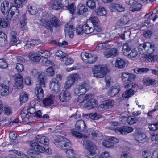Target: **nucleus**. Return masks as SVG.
<instances>
[{
  "label": "nucleus",
  "mask_w": 158,
  "mask_h": 158,
  "mask_svg": "<svg viewBox=\"0 0 158 158\" xmlns=\"http://www.w3.org/2000/svg\"><path fill=\"white\" fill-rule=\"evenodd\" d=\"M40 24L51 32L53 30V26L57 27L60 25V22L56 17L47 13L45 14L40 20Z\"/></svg>",
  "instance_id": "nucleus-1"
},
{
  "label": "nucleus",
  "mask_w": 158,
  "mask_h": 158,
  "mask_svg": "<svg viewBox=\"0 0 158 158\" xmlns=\"http://www.w3.org/2000/svg\"><path fill=\"white\" fill-rule=\"evenodd\" d=\"M54 143L59 148L65 150L68 157L72 158L74 156L75 154L73 150L70 149L72 143L68 139L61 136L55 139Z\"/></svg>",
  "instance_id": "nucleus-2"
},
{
  "label": "nucleus",
  "mask_w": 158,
  "mask_h": 158,
  "mask_svg": "<svg viewBox=\"0 0 158 158\" xmlns=\"http://www.w3.org/2000/svg\"><path fill=\"white\" fill-rule=\"evenodd\" d=\"M109 124L108 129L111 130H114L115 132L118 134L126 135L132 132L134 130L133 127L127 126H123L120 127L116 128L117 126L120 125V123L117 122H110Z\"/></svg>",
  "instance_id": "nucleus-3"
},
{
  "label": "nucleus",
  "mask_w": 158,
  "mask_h": 158,
  "mask_svg": "<svg viewBox=\"0 0 158 158\" xmlns=\"http://www.w3.org/2000/svg\"><path fill=\"white\" fill-rule=\"evenodd\" d=\"M35 104L33 103L32 105L31 103L30 104L28 107H25L23 108L20 114L23 122L26 123H30L31 122L30 119V115L33 114L35 112Z\"/></svg>",
  "instance_id": "nucleus-4"
},
{
  "label": "nucleus",
  "mask_w": 158,
  "mask_h": 158,
  "mask_svg": "<svg viewBox=\"0 0 158 158\" xmlns=\"http://www.w3.org/2000/svg\"><path fill=\"white\" fill-rule=\"evenodd\" d=\"M30 146L31 149L28 151L29 155L33 158H40L41 156L40 153L43 152L44 148L36 142H31Z\"/></svg>",
  "instance_id": "nucleus-5"
},
{
  "label": "nucleus",
  "mask_w": 158,
  "mask_h": 158,
  "mask_svg": "<svg viewBox=\"0 0 158 158\" xmlns=\"http://www.w3.org/2000/svg\"><path fill=\"white\" fill-rule=\"evenodd\" d=\"M83 146L87 150L85 153L86 156L89 158H94L95 156V152L97 148L94 143L90 140L85 139Z\"/></svg>",
  "instance_id": "nucleus-6"
},
{
  "label": "nucleus",
  "mask_w": 158,
  "mask_h": 158,
  "mask_svg": "<svg viewBox=\"0 0 158 158\" xmlns=\"http://www.w3.org/2000/svg\"><path fill=\"white\" fill-rule=\"evenodd\" d=\"M94 76L97 78H101L104 77L109 71L106 65H98L95 66L92 69Z\"/></svg>",
  "instance_id": "nucleus-7"
},
{
  "label": "nucleus",
  "mask_w": 158,
  "mask_h": 158,
  "mask_svg": "<svg viewBox=\"0 0 158 158\" xmlns=\"http://www.w3.org/2000/svg\"><path fill=\"white\" fill-rule=\"evenodd\" d=\"M140 54H150L153 53L155 49V45L151 43L147 42L139 45L138 47Z\"/></svg>",
  "instance_id": "nucleus-8"
},
{
  "label": "nucleus",
  "mask_w": 158,
  "mask_h": 158,
  "mask_svg": "<svg viewBox=\"0 0 158 158\" xmlns=\"http://www.w3.org/2000/svg\"><path fill=\"white\" fill-rule=\"evenodd\" d=\"M14 15L15 19L19 17V12L17 8L16 9L15 11H11L10 13H9L6 18H0V25L3 28L7 27L9 24V20H10Z\"/></svg>",
  "instance_id": "nucleus-9"
},
{
  "label": "nucleus",
  "mask_w": 158,
  "mask_h": 158,
  "mask_svg": "<svg viewBox=\"0 0 158 158\" xmlns=\"http://www.w3.org/2000/svg\"><path fill=\"white\" fill-rule=\"evenodd\" d=\"M122 51L125 55L131 59L135 58L137 55V51L134 49H131L128 43L123 44Z\"/></svg>",
  "instance_id": "nucleus-10"
},
{
  "label": "nucleus",
  "mask_w": 158,
  "mask_h": 158,
  "mask_svg": "<svg viewBox=\"0 0 158 158\" xmlns=\"http://www.w3.org/2000/svg\"><path fill=\"white\" fill-rule=\"evenodd\" d=\"M89 89L88 84L83 83L77 85L75 89V93L77 95H81L84 94Z\"/></svg>",
  "instance_id": "nucleus-11"
},
{
  "label": "nucleus",
  "mask_w": 158,
  "mask_h": 158,
  "mask_svg": "<svg viewBox=\"0 0 158 158\" xmlns=\"http://www.w3.org/2000/svg\"><path fill=\"white\" fill-rule=\"evenodd\" d=\"M81 78L80 76L77 73H75L70 75L67 81L65 84V88L68 89L74 84L75 81H77Z\"/></svg>",
  "instance_id": "nucleus-12"
},
{
  "label": "nucleus",
  "mask_w": 158,
  "mask_h": 158,
  "mask_svg": "<svg viewBox=\"0 0 158 158\" xmlns=\"http://www.w3.org/2000/svg\"><path fill=\"white\" fill-rule=\"evenodd\" d=\"M68 3L67 0H55L51 7L53 9L57 10L66 7Z\"/></svg>",
  "instance_id": "nucleus-13"
},
{
  "label": "nucleus",
  "mask_w": 158,
  "mask_h": 158,
  "mask_svg": "<svg viewBox=\"0 0 158 158\" xmlns=\"http://www.w3.org/2000/svg\"><path fill=\"white\" fill-rule=\"evenodd\" d=\"M10 81L8 80L6 81L3 84H0V91L2 96H6L9 93Z\"/></svg>",
  "instance_id": "nucleus-14"
},
{
  "label": "nucleus",
  "mask_w": 158,
  "mask_h": 158,
  "mask_svg": "<svg viewBox=\"0 0 158 158\" xmlns=\"http://www.w3.org/2000/svg\"><path fill=\"white\" fill-rule=\"evenodd\" d=\"M60 84L56 78H53L50 82V89L54 93H58L60 91Z\"/></svg>",
  "instance_id": "nucleus-15"
},
{
  "label": "nucleus",
  "mask_w": 158,
  "mask_h": 158,
  "mask_svg": "<svg viewBox=\"0 0 158 158\" xmlns=\"http://www.w3.org/2000/svg\"><path fill=\"white\" fill-rule=\"evenodd\" d=\"M133 136L136 141L138 143H144L148 141L146 135L139 131H137L133 134Z\"/></svg>",
  "instance_id": "nucleus-16"
},
{
  "label": "nucleus",
  "mask_w": 158,
  "mask_h": 158,
  "mask_svg": "<svg viewBox=\"0 0 158 158\" xmlns=\"http://www.w3.org/2000/svg\"><path fill=\"white\" fill-rule=\"evenodd\" d=\"M74 29L73 26L70 23L65 24L64 27L65 35L69 36L70 38H73L74 35Z\"/></svg>",
  "instance_id": "nucleus-17"
},
{
  "label": "nucleus",
  "mask_w": 158,
  "mask_h": 158,
  "mask_svg": "<svg viewBox=\"0 0 158 158\" xmlns=\"http://www.w3.org/2000/svg\"><path fill=\"white\" fill-rule=\"evenodd\" d=\"M119 140L114 137H109L108 138L104 139L102 142V144L106 147H113L114 144L115 142L118 143Z\"/></svg>",
  "instance_id": "nucleus-18"
},
{
  "label": "nucleus",
  "mask_w": 158,
  "mask_h": 158,
  "mask_svg": "<svg viewBox=\"0 0 158 158\" xmlns=\"http://www.w3.org/2000/svg\"><path fill=\"white\" fill-rule=\"evenodd\" d=\"M114 44V42L113 41H106L104 42L98 44L96 49L98 50L107 49L112 47Z\"/></svg>",
  "instance_id": "nucleus-19"
},
{
  "label": "nucleus",
  "mask_w": 158,
  "mask_h": 158,
  "mask_svg": "<svg viewBox=\"0 0 158 158\" xmlns=\"http://www.w3.org/2000/svg\"><path fill=\"white\" fill-rule=\"evenodd\" d=\"M121 76L122 80L126 82H131L136 78L135 76L128 72L123 73Z\"/></svg>",
  "instance_id": "nucleus-20"
},
{
  "label": "nucleus",
  "mask_w": 158,
  "mask_h": 158,
  "mask_svg": "<svg viewBox=\"0 0 158 158\" xmlns=\"http://www.w3.org/2000/svg\"><path fill=\"white\" fill-rule=\"evenodd\" d=\"M15 87L18 89H22L23 87V79L22 76L19 74L15 75Z\"/></svg>",
  "instance_id": "nucleus-21"
},
{
  "label": "nucleus",
  "mask_w": 158,
  "mask_h": 158,
  "mask_svg": "<svg viewBox=\"0 0 158 158\" xmlns=\"http://www.w3.org/2000/svg\"><path fill=\"white\" fill-rule=\"evenodd\" d=\"M86 126L84 121L82 120H78L75 125V128L77 130L81 131L82 132H86L87 129L86 128Z\"/></svg>",
  "instance_id": "nucleus-22"
},
{
  "label": "nucleus",
  "mask_w": 158,
  "mask_h": 158,
  "mask_svg": "<svg viewBox=\"0 0 158 158\" xmlns=\"http://www.w3.org/2000/svg\"><path fill=\"white\" fill-rule=\"evenodd\" d=\"M98 105V102L93 98L87 101L85 104L84 107L88 109H90L97 107Z\"/></svg>",
  "instance_id": "nucleus-23"
},
{
  "label": "nucleus",
  "mask_w": 158,
  "mask_h": 158,
  "mask_svg": "<svg viewBox=\"0 0 158 158\" xmlns=\"http://www.w3.org/2000/svg\"><path fill=\"white\" fill-rule=\"evenodd\" d=\"M10 6H9V2L7 0H4L1 3L0 10L5 15L10 10Z\"/></svg>",
  "instance_id": "nucleus-24"
},
{
  "label": "nucleus",
  "mask_w": 158,
  "mask_h": 158,
  "mask_svg": "<svg viewBox=\"0 0 158 158\" xmlns=\"http://www.w3.org/2000/svg\"><path fill=\"white\" fill-rule=\"evenodd\" d=\"M71 98L70 94L67 91L62 92L59 95L60 100L63 102H67Z\"/></svg>",
  "instance_id": "nucleus-25"
},
{
  "label": "nucleus",
  "mask_w": 158,
  "mask_h": 158,
  "mask_svg": "<svg viewBox=\"0 0 158 158\" xmlns=\"http://www.w3.org/2000/svg\"><path fill=\"white\" fill-rule=\"evenodd\" d=\"M118 53V51L115 48H113L108 51L104 52V56L106 58L114 57Z\"/></svg>",
  "instance_id": "nucleus-26"
},
{
  "label": "nucleus",
  "mask_w": 158,
  "mask_h": 158,
  "mask_svg": "<svg viewBox=\"0 0 158 158\" xmlns=\"http://www.w3.org/2000/svg\"><path fill=\"white\" fill-rule=\"evenodd\" d=\"M110 8L112 11H117L121 12L125 10V8L122 6L114 3H112L110 4Z\"/></svg>",
  "instance_id": "nucleus-27"
},
{
  "label": "nucleus",
  "mask_w": 158,
  "mask_h": 158,
  "mask_svg": "<svg viewBox=\"0 0 158 158\" xmlns=\"http://www.w3.org/2000/svg\"><path fill=\"white\" fill-rule=\"evenodd\" d=\"M55 98V96L52 95H50L48 96L43 101V103L44 105L46 106H48L54 103V101Z\"/></svg>",
  "instance_id": "nucleus-28"
},
{
  "label": "nucleus",
  "mask_w": 158,
  "mask_h": 158,
  "mask_svg": "<svg viewBox=\"0 0 158 158\" xmlns=\"http://www.w3.org/2000/svg\"><path fill=\"white\" fill-rule=\"evenodd\" d=\"M35 140L39 143L44 145H48L49 139L45 136L38 135L35 138Z\"/></svg>",
  "instance_id": "nucleus-29"
},
{
  "label": "nucleus",
  "mask_w": 158,
  "mask_h": 158,
  "mask_svg": "<svg viewBox=\"0 0 158 158\" xmlns=\"http://www.w3.org/2000/svg\"><path fill=\"white\" fill-rule=\"evenodd\" d=\"M41 87L39 85H37L35 89V94L39 99H42L44 96V92Z\"/></svg>",
  "instance_id": "nucleus-30"
},
{
  "label": "nucleus",
  "mask_w": 158,
  "mask_h": 158,
  "mask_svg": "<svg viewBox=\"0 0 158 158\" xmlns=\"http://www.w3.org/2000/svg\"><path fill=\"white\" fill-rule=\"evenodd\" d=\"M142 82L145 85L147 86L155 85L156 83V81L155 79L147 77H144Z\"/></svg>",
  "instance_id": "nucleus-31"
},
{
  "label": "nucleus",
  "mask_w": 158,
  "mask_h": 158,
  "mask_svg": "<svg viewBox=\"0 0 158 158\" xmlns=\"http://www.w3.org/2000/svg\"><path fill=\"white\" fill-rule=\"evenodd\" d=\"M119 91L120 89L119 88L113 86L109 89L108 92V95L111 97H113L118 94Z\"/></svg>",
  "instance_id": "nucleus-32"
},
{
  "label": "nucleus",
  "mask_w": 158,
  "mask_h": 158,
  "mask_svg": "<svg viewBox=\"0 0 158 158\" xmlns=\"http://www.w3.org/2000/svg\"><path fill=\"white\" fill-rule=\"evenodd\" d=\"M126 64L124 60L121 58H118L116 60L114 63L115 66L117 68H123Z\"/></svg>",
  "instance_id": "nucleus-33"
},
{
  "label": "nucleus",
  "mask_w": 158,
  "mask_h": 158,
  "mask_svg": "<svg viewBox=\"0 0 158 158\" xmlns=\"http://www.w3.org/2000/svg\"><path fill=\"white\" fill-rule=\"evenodd\" d=\"M45 78L44 73H41L38 77L39 84L37 85H39L40 86H41V87H44L45 86Z\"/></svg>",
  "instance_id": "nucleus-34"
},
{
  "label": "nucleus",
  "mask_w": 158,
  "mask_h": 158,
  "mask_svg": "<svg viewBox=\"0 0 158 158\" xmlns=\"http://www.w3.org/2000/svg\"><path fill=\"white\" fill-rule=\"evenodd\" d=\"M123 150H122L123 153L121 155V158H132L131 156L128 151L124 150L125 149L127 151L129 150L130 148L126 146H123Z\"/></svg>",
  "instance_id": "nucleus-35"
},
{
  "label": "nucleus",
  "mask_w": 158,
  "mask_h": 158,
  "mask_svg": "<svg viewBox=\"0 0 158 158\" xmlns=\"http://www.w3.org/2000/svg\"><path fill=\"white\" fill-rule=\"evenodd\" d=\"M40 43L39 40H32L30 41H27V44L25 45L24 48H27L30 47L31 46L37 45Z\"/></svg>",
  "instance_id": "nucleus-36"
},
{
  "label": "nucleus",
  "mask_w": 158,
  "mask_h": 158,
  "mask_svg": "<svg viewBox=\"0 0 158 158\" xmlns=\"http://www.w3.org/2000/svg\"><path fill=\"white\" fill-rule=\"evenodd\" d=\"M89 132L92 135L93 138H95L97 137V139L98 140L100 139H101L98 138H102V134L98 131L94 130L92 129H90L89 130Z\"/></svg>",
  "instance_id": "nucleus-37"
},
{
  "label": "nucleus",
  "mask_w": 158,
  "mask_h": 158,
  "mask_svg": "<svg viewBox=\"0 0 158 158\" xmlns=\"http://www.w3.org/2000/svg\"><path fill=\"white\" fill-rule=\"evenodd\" d=\"M94 96L91 94H86L84 97L83 99L81 100V97H79L78 98L77 101L80 103L84 102L85 101H88L90 100V99H93L94 98Z\"/></svg>",
  "instance_id": "nucleus-38"
},
{
  "label": "nucleus",
  "mask_w": 158,
  "mask_h": 158,
  "mask_svg": "<svg viewBox=\"0 0 158 158\" xmlns=\"http://www.w3.org/2000/svg\"><path fill=\"white\" fill-rule=\"evenodd\" d=\"M82 26L84 32L86 34H89L94 31V29L87 23L84 24Z\"/></svg>",
  "instance_id": "nucleus-39"
},
{
  "label": "nucleus",
  "mask_w": 158,
  "mask_h": 158,
  "mask_svg": "<svg viewBox=\"0 0 158 158\" xmlns=\"http://www.w3.org/2000/svg\"><path fill=\"white\" fill-rule=\"evenodd\" d=\"M78 14L79 15H82L86 12L88 10L87 7L84 6L83 4H80L78 5L77 7Z\"/></svg>",
  "instance_id": "nucleus-40"
},
{
  "label": "nucleus",
  "mask_w": 158,
  "mask_h": 158,
  "mask_svg": "<svg viewBox=\"0 0 158 158\" xmlns=\"http://www.w3.org/2000/svg\"><path fill=\"white\" fill-rule=\"evenodd\" d=\"M87 116L91 119L93 120H98L100 118L102 115L96 112L91 113L88 114Z\"/></svg>",
  "instance_id": "nucleus-41"
},
{
  "label": "nucleus",
  "mask_w": 158,
  "mask_h": 158,
  "mask_svg": "<svg viewBox=\"0 0 158 158\" xmlns=\"http://www.w3.org/2000/svg\"><path fill=\"white\" fill-rule=\"evenodd\" d=\"M134 91L132 89H129L123 93L122 97L125 98H128L132 96L134 94Z\"/></svg>",
  "instance_id": "nucleus-42"
},
{
  "label": "nucleus",
  "mask_w": 158,
  "mask_h": 158,
  "mask_svg": "<svg viewBox=\"0 0 158 158\" xmlns=\"http://www.w3.org/2000/svg\"><path fill=\"white\" fill-rule=\"evenodd\" d=\"M95 11L98 15L100 16H105L106 14V12L103 7L98 8Z\"/></svg>",
  "instance_id": "nucleus-43"
},
{
  "label": "nucleus",
  "mask_w": 158,
  "mask_h": 158,
  "mask_svg": "<svg viewBox=\"0 0 158 158\" xmlns=\"http://www.w3.org/2000/svg\"><path fill=\"white\" fill-rule=\"evenodd\" d=\"M29 57L31 60L35 62H39L41 59L40 56L33 52H31L30 54Z\"/></svg>",
  "instance_id": "nucleus-44"
},
{
  "label": "nucleus",
  "mask_w": 158,
  "mask_h": 158,
  "mask_svg": "<svg viewBox=\"0 0 158 158\" xmlns=\"http://www.w3.org/2000/svg\"><path fill=\"white\" fill-rule=\"evenodd\" d=\"M7 43V41L5 39L4 34L0 31V45L4 46Z\"/></svg>",
  "instance_id": "nucleus-45"
},
{
  "label": "nucleus",
  "mask_w": 158,
  "mask_h": 158,
  "mask_svg": "<svg viewBox=\"0 0 158 158\" xmlns=\"http://www.w3.org/2000/svg\"><path fill=\"white\" fill-rule=\"evenodd\" d=\"M38 53L39 55H42L41 56L43 57H44V58H47L50 56V52L47 50H40L38 52Z\"/></svg>",
  "instance_id": "nucleus-46"
},
{
  "label": "nucleus",
  "mask_w": 158,
  "mask_h": 158,
  "mask_svg": "<svg viewBox=\"0 0 158 158\" xmlns=\"http://www.w3.org/2000/svg\"><path fill=\"white\" fill-rule=\"evenodd\" d=\"M107 109L112 108L114 103V101L112 100H106L103 102Z\"/></svg>",
  "instance_id": "nucleus-47"
},
{
  "label": "nucleus",
  "mask_w": 158,
  "mask_h": 158,
  "mask_svg": "<svg viewBox=\"0 0 158 158\" xmlns=\"http://www.w3.org/2000/svg\"><path fill=\"white\" fill-rule=\"evenodd\" d=\"M128 123L130 125H131L136 123L138 121V119L133 116H129L127 118Z\"/></svg>",
  "instance_id": "nucleus-48"
},
{
  "label": "nucleus",
  "mask_w": 158,
  "mask_h": 158,
  "mask_svg": "<svg viewBox=\"0 0 158 158\" xmlns=\"http://www.w3.org/2000/svg\"><path fill=\"white\" fill-rule=\"evenodd\" d=\"M97 58L96 56L92 54L89 59H85L84 61L86 63L92 64L96 61Z\"/></svg>",
  "instance_id": "nucleus-49"
},
{
  "label": "nucleus",
  "mask_w": 158,
  "mask_h": 158,
  "mask_svg": "<svg viewBox=\"0 0 158 158\" xmlns=\"http://www.w3.org/2000/svg\"><path fill=\"white\" fill-rule=\"evenodd\" d=\"M28 11L30 14L34 15L37 13V10L35 6H31L29 5L28 6Z\"/></svg>",
  "instance_id": "nucleus-50"
},
{
  "label": "nucleus",
  "mask_w": 158,
  "mask_h": 158,
  "mask_svg": "<svg viewBox=\"0 0 158 158\" xmlns=\"http://www.w3.org/2000/svg\"><path fill=\"white\" fill-rule=\"evenodd\" d=\"M26 1L27 0H13L15 6L18 8L22 7L23 6V3Z\"/></svg>",
  "instance_id": "nucleus-51"
},
{
  "label": "nucleus",
  "mask_w": 158,
  "mask_h": 158,
  "mask_svg": "<svg viewBox=\"0 0 158 158\" xmlns=\"http://www.w3.org/2000/svg\"><path fill=\"white\" fill-rule=\"evenodd\" d=\"M149 70V69L148 68H136L134 69V72L136 73H141L147 72Z\"/></svg>",
  "instance_id": "nucleus-52"
},
{
  "label": "nucleus",
  "mask_w": 158,
  "mask_h": 158,
  "mask_svg": "<svg viewBox=\"0 0 158 158\" xmlns=\"http://www.w3.org/2000/svg\"><path fill=\"white\" fill-rule=\"evenodd\" d=\"M19 99L21 103L25 102L28 99L27 94L25 92H22L20 95Z\"/></svg>",
  "instance_id": "nucleus-53"
},
{
  "label": "nucleus",
  "mask_w": 158,
  "mask_h": 158,
  "mask_svg": "<svg viewBox=\"0 0 158 158\" xmlns=\"http://www.w3.org/2000/svg\"><path fill=\"white\" fill-rule=\"evenodd\" d=\"M152 53L149 54L148 60L149 61L154 62V61H158V55H154Z\"/></svg>",
  "instance_id": "nucleus-54"
},
{
  "label": "nucleus",
  "mask_w": 158,
  "mask_h": 158,
  "mask_svg": "<svg viewBox=\"0 0 158 158\" xmlns=\"http://www.w3.org/2000/svg\"><path fill=\"white\" fill-rule=\"evenodd\" d=\"M135 6L133 7H130V11L134 12L135 11H140L142 8V5L140 3H137L135 4Z\"/></svg>",
  "instance_id": "nucleus-55"
},
{
  "label": "nucleus",
  "mask_w": 158,
  "mask_h": 158,
  "mask_svg": "<svg viewBox=\"0 0 158 158\" xmlns=\"http://www.w3.org/2000/svg\"><path fill=\"white\" fill-rule=\"evenodd\" d=\"M148 127L152 131H155L158 130V122L149 125Z\"/></svg>",
  "instance_id": "nucleus-56"
},
{
  "label": "nucleus",
  "mask_w": 158,
  "mask_h": 158,
  "mask_svg": "<svg viewBox=\"0 0 158 158\" xmlns=\"http://www.w3.org/2000/svg\"><path fill=\"white\" fill-rule=\"evenodd\" d=\"M42 62L44 65L47 66H52L54 65V64L52 61L48 60L46 58H43L42 59Z\"/></svg>",
  "instance_id": "nucleus-57"
},
{
  "label": "nucleus",
  "mask_w": 158,
  "mask_h": 158,
  "mask_svg": "<svg viewBox=\"0 0 158 158\" xmlns=\"http://www.w3.org/2000/svg\"><path fill=\"white\" fill-rule=\"evenodd\" d=\"M65 7L66 8L68 9L72 14H74L75 11L76 6L73 3H72L69 5L68 4L67 6Z\"/></svg>",
  "instance_id": "nucleus-58"
},
{
  "label": "nucleus",
  "mask_w": 158,
  "mask_h": 158,
  "mask_svg": "<svg viewBox=\"0 0 158 158\" xmlns=\"http://www.w3.org/2000/svg\"><path fill=\"white\" fill-rule=\"evenodd\" d=\"M87 6L92 9H94L95 7V3L93 0H89L86 2Z\"/></svg>",
  "instance_id": "nucleus-59"
},
{
  "label": "nucleus",
  "mask_w": 158,
  "mask_h": 158,
  "mask_svg": "<svg viewBox=\"0 0 158 158\" xmlns=\"http://www.w3.org/2000/svg\"><path fill=\"white\" fill-rule=\"evenodd\" d=\"M152 141L155 144L158 143V133H154L151 137Z\"/></svg>",
  "instance_id": "nucleus-60"
},
{
  "label": "nucleus",
  "mask_w": 158,
  "mask_h": 158,
  "mask_svg": "<svg viewBox=\"0 0 158 158\" xmlns=\"http://www.w3.org/2000/svg\"><path fill=\"white\" fill-rule=\"evenodd\" d=\"M76 32L78 35H82L83 32H84L83 26H81L80 25L77 26L76 29Z\"/></svg>",
  "instance_id": "nucleus-61"
},
{
  "label": "nucleus",
  "mask_w": 158,
  "mask_h": 158,
  "mask_svg": "<svg viewBox=\"0 0 158 158\" xmlns=\"http://www.w3.org/2000/svg\"><path fill=\"white\" fill-rule=\"evenodd\" d=\"M72 133L73 136H75L79 138H86V136L85 135L77 132L76 131H73Z\"/></svg>",
  "instance_id": "nucleus-62"
},
{
  "label": "nucleus",
  "mask_w": 158,
  "mask_h": 158,
  "mask_svg": "<svg viewBox=\"0 0 158 158\" xmlns=\"http://www.w3.org/2000/svg\"><path fill=\"white\" fill-rule=\"evenodd\" d=\"M89 20L91 21L94 26L99 23V20L97 17L91 16L90 17Z\"/></svg>",
  "instance_id": "nucleus-63"
},
{
  "label": "nucleus",
  "mask_w": 158,
  "mask_h": 158,
  "mask_svg": "<svg viewBox=\"0 0 158 158\" xmlns=\"http://www.w3.org/2000/svg\"><path fill=\"white\" fill-rule=\"evenodd\" d=\"M56 55L60 59H64L65 58L66 56L65 53H64L62 51L59 50L56 53Z\"/></svg>",
  "instance_id": "nucleus-64"
}]
</instances>
